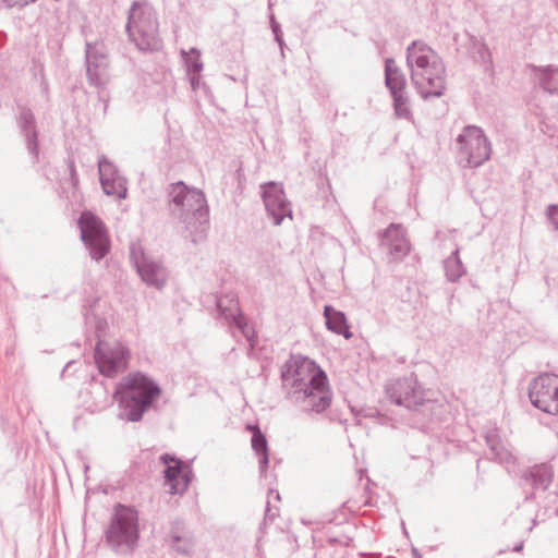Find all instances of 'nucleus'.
Instances as JSON below:
<instances>
[{
    "label": "nucleus",
    "instance_id": "nucleus-1",
    "mask_svg": "<svg viewBox=\"0 0 558 558\" xmlns=\"http://www.w3.org/2000/svg\"><path fill=\"white\" fill-rule=\"evenodd\" d=\"M410 78L422 98L440 97L446 89V66L438 53L422 40L407 48Z\"/></svg>",
    "mask_w": 558,
    "mask_h": 558
},
{
    "label": "nucleus",
    "instance_id": "nucleus-2",
    "mask_svg": "<svg viewBox=\"0 0 558 558\" xmlns=\"http://www.w3.org/2000/svg\"><path fill=\"white\" fill-rule=\"evenodd\" d=\"M169 210L173 219L196 243L208 225V206L205 194L197 189H190L184 182L172 183L168 187Z\"/></svg>",
    "mask_w": 558,
    "mask_h": 558
},
{
    "label": "nucleus",
    "instance_id": "nucleus-3",
    "mask_svg": "<svg viewBox=\"0 0 558 558\" xmlns=\"http://www.w3.org/2000/svg\"><path fill=\"white\" fill-rule=\"evenodd\" d=\"M161 395V388L149 376L141 372L130 373L117 385L113 398L118 402L120 418L140 422Z\"/></svg>",
    "mask_w": 558,
    "mask_h": 558
},
{
    "label": "nucleus",
    "instance_id": "nucleus-4",
    "mask_svg": "<svg viewBox=\"0 0 558 558\" xmlns=\"http://www.w3.org/2000/svg\"><path fill=\"white\" fill-rule=\"evenodd\" d=\"M126 32L141 51H154L161 45L157 16L149 4L138 2L132 4L128 16Z\"/></svg>",
    "mask_w": 558,
    "mask_h": 558
},
{
    "label": "nucleus",
    "instance_id": "nucleus-5",
    "mask_svg": "<svg viewBox=\"0 0 558 558\" xmlns=\"http://www.w3.org/2000/svg\"><path fill=\"white\" fill-rule=\"evenodd\" d=\"M137 538V512L119 505L106 531L107 543L118 553H131Z\"/></svg>",
    "mask_w": 558,
    "mask_h": 558
},
{
    "label": "nucleus",
    "instance_id": "nucleus-6",
    "mask_svg": "<svg viewBox=\"0 0 558 558\" xmlns=\"http://www.w3.org/2000/svg\"><path fill=\"white\" fill-rule=\"evenodd\" d=\"M326 373L311 359L303 355H291L281 369L282 388L286 398H290L292 391H299L315 384Z\"/></svg>",
    "mask_w": 558,
    "mask_h": 558
},
{
    "label": "nucleus",
    "instance_id": "nucleus-7",
    "mask_svg": "<svg viewBox=\"0 0 558 558\" xmlns=\"http://www.w3.org/2000/svg\"><path fill=\"white\" fill-rule=\"evenodd\" d=\"M457 150L459 162L463 167L482 166L490 156V143L483 130L475 125H466L458 135Z\"/></svg>",
    "mask_w": 558,
    "mask_h": 558
},
{
    "label": "nucleus",
    "instance_id": "nucleus-8",
    "mask_svg": "<svg viewBox=\"0 0 558 558\" xmlns=\"http://www.w3.org/2000/svg\"><path fill=\"white\" fill-rule=\"evenodd\" d=\"M81 239L95 260L102 259L110 250V240L104 222L93 213L83 211L77 220Z\"/></svg>",
    "mask_w": 558,
    "mask_h": 558
},
{
    "label": "nucleus",
    "instance_id": "nucleus-9",
    "mask_svg": "<svg viewBox=\"0 0 558 558\" xmlns=\"http://www.w3.org/2000/svg\"><path fill=\"white\" fill-rule=\"evenodd\" d=\"M94 351L95 363L101 375L114 377L126 369L130 360V350L120 342L107 345L99 339Z\"/></svg>",
    "mask_w": 558,
    "mask_h": 558
},
{
    "label": "nucleus",
    "instance_id": "nucleus-10",
    "mask_svg": "<svg viewBox=\"0 0 558 558\" xmlns=\"http://www.w3.org/2000/svg\"><path fill=\"white\" fill-rule=\"evenodd\" d=\"M288 400L295 403L304 412H324L331 403V391L327 375L320 376L315 384L313 383L302 390L292 391Z\"/></svg>",
    "mask_w": 558,
    "mask_h": 558
},
{
    "label": "nucleus",
    "instance_id": "nucleus-11",
    "mask_svg": "<svg viewBox=\"0 0 558 558\" xmlns=\"http://www.w3.org/2000/svg\"><path fill=\"white\" fill-rule=\"evenodd\" d=\"M529 398L538 410L558 415V376L543 374L533 379L529 386Z\"/></svg>",
    "mask_w": 558,
    "mask_h": 558
},
{
    "label": "nucleus",
    "instance_id": "nucleus-12",
    "mask_svg": "<svg viewBox=\"0 0 558 558\" xmlns=\"http://www.w3.org/2000/svg\"><path fill=\"white\" fill-rule=\"evenodd\" d=\"M385 390L391 402L409 410H417L426 401L424 390L413 373L389 383Z\"/></svg>",
    "mask_w": 558,
    "mask_h": 558
},
{
    "label": "nucleus",
    "instance_id": "nucleus-13",
    "mask_svg": "<svg viewBox=\"0 0 558 558\" xmlns=\"http://www.w3.org/2000/svg\"><path fill=\"white\" fill-rule=\"evenodd\" d=\"M216 305L219 317L223 318L229 326L238 328L253 349L256 345L257 336L254 328L248 326L245 316L241 313L238 300L231 294H226L217 299Z\"/></svg>",
    "mask_w": 558,
    "mask_h": 558
},
{
    "label": "nucleus",
    "instance_id": "nucleus-14",
    "mask_svg": "<svg viewBox=\"0 0 558 558\" xmlns=\"http://www.w3.org/2000/svg\"><path fill=\"white\" fill-rule=\"evenodd\" d=\"M262 190L265 208L274 225L279 226L286 217H292L291 206L281 183L269 181L262 185Z\"/></svg>",
    "mask_w": 558,
    "mask_h": 558
},
{
    "label": "nucleus",
    "instance_id": "nucleus-15",
    "mask_svg": "<svg viewBox=\"0 0 558 558\" xmlns=\"http://www.w3.org/2000/svg\"><path fill=\"white\" fill-rule=\"evenodd\" d=\"M160 461L166 465L163 474L168 492L171 495H182L190 485L192 471L181 460L168 453L162 454Z\"/></svg>",
    "mask_w": 558,
    "mask_h": 558
},
{
    "label": "nucleus",
    "instance_id": "nucleus-16",
    "mask_svg": "<svg viewBox=\"0 0 558 558\" xmlns=\"http://www.w3.org/2000/svg\"><path fill=\"white\" fill-rule=\"evenodd\" d=\"M131 260L134 264L141 279L149 287L158 290L162 289L168 279L167 269L158 262L137 253L135 248L131 247Z\"/></svg>",
    "mask_w": 558,
    "mask_h": 558
},
{
    "label": "nucleus",
    "instance_id": "nucleus-17",
    "mask_svg": "<svg viewBox=\"0 0 558 558\" xmlns=\"http://www.w3.org/2000/svg\"><path fill=\"white\" fill-rule=\"evenodd\" d=\"M99 180L105 194L124 199L128 194V181L119 169L106 157L98 160Z\"/></svg>",
    "mask_w": 558,
    "mask_h": 558
},
{
    "label": "nucleus",
    "instance_id": "nucleus-18",
    "mask_svg": "<svg viewBox=\"0 0 558 558\" xmlns=\"http://www.w3.org/2000/svg\"><path fill=\"white\" fill-rule=\"evenodd\" d=\"M380 246L396 260H402L410 253V242L401 225L391 223L383 233Z\"/></svg>",
    "mask_w": 558,
    "mask_h": 558
},
{
    "label": "nucleus",
    "instance_id": "nucleus-19",
    "mask_svg": "<svg viewBox=\"0 0 558 558\" xmlns=\"http://www.w3.org/2000/svg\"><path fill=\"white\" fill-rule=\"evenodd\" d=\"M16 123L25 138L26 148L36 162L39 155L38 130L33 111L25 105L17 104Z\"/></svg>",
    "mask_w": 558,
    "mask_h": 558
},
{
    "label": "nucleus",
    "instance_id": "nucleus-20",
    "mask_svg": "<svg viewBox=\"0 0 558 558\" xmlns=\"http://www.w3.org/2000/svg\"><path fill=\"white\" fill-rule=\"evenodd\" d=\"M484 438L487 447L489 448L492 460H495L500 464H514L515 457L501 444L497 429L486 432Z\"/></svg>",
    "mask_w": 558,
    "mask_h": 558
},
{
    "label": "nucleus",
    "instance_id": "nucleus-21",
    "mask_svg": "<svg viewBox=\"0 0 558 558\" xmlns=\"http://www.w3.org/2000/svg\"><path fill=\"white\" fill-rule=\"evenodd\" d=\"M385 85L390 95L407 92V78L392 58L385 60Z\"/></svg>",
    "mask_w": 558,
    "mask_h": 558
},
{
    "label": "nucleus",
    "instance_id": "nucleus-22",
    "mask_svg": "<svg viewBox=\"0 0 558 558\" xmlns=\"http://www.w3.org/2000/svg\"><path fill=\"white\" fill-rule=\"evenodd\" d=\"M325 324L329 331L343 336L345 339L352 338L350 326L348 324L345 314L336 310L331 305L324 306Z\"/></svg>",
    "mask_w": 558,
    "mask_h": 558
},
{
    "label": "nucleus",
    "instance_id": "nucleus-23",
    "mask_svg": "<svg viewBox=\"0 0 558 558\" xmlns=\"http://www.w3.org/2000/svg\"><path fill=\"white\" fill-rule=\"evenodd\" d=\"M530 68L539 86L545 92L551 95H558V66L551 64L537 66L532 64Z\"/></svg>",
    "mask_w": 558,
    "mask_h": 558
},
{
    "label": "nucleus",
    "instance_id": "nucleus-24",
    "mask_svg": "<svg viewBox=\"0 0 558 558\" xmlns=\"http://www.w3.org/2000/svg\"><path fill=\"white\" fill-rule=\"evenodd\" d=\"M554 478V471L551 465L543 463L534 465L530 469L526 480L532 484L535 489L546 490L551 484Z\"/></svg>",
    "mask_w": 558,
    "mask_h": 558
},
{
    "label": "nucleus",
    "instance_id": "nucleus-25",
    "mask_svg": "<svg viewBox=\"0 0 558 558\" xmlns=\"http://www.w3.org/2000/svg\"><path fill=\"white\" fill-rule=\"evenodd\" d=\"M250 429L253 430L252 435V448L259 457L258 464L260 473H265L268 463H269V452H268V444L265 435L260 432L257 426H250Z\"/></svg>",
    "mask_w": 558,
    "mask_h": 558
},
{
    "label": "nucleus",
    "instance_id": "nucleus-26",
    "mask_svg": "<svg viewBox=\"0 0 558 558\" xmlns=\"http://www.w3.org/2000/svg\"><path fill=\"white\" fill-rule=\"evenodd\" d=\"M445 276L448 281L457 282L461 277L466 274V269L462 264L459 256V248H456L445 260H444Z\"/></svg>",
    "mask_w": 558,
    "mask_h": 558
},
{
    "label": "nucleus",
    "instance_id": "nucleus-27",
    "mask_svg": "<svg viewBox=\"0 0 558 558\" xmlns=\"http://www.w3.org/2000/svg\"><path fill=\"white\" fill-rule=\"evenodd\" d=\"M85 63L86 68L90 66L92 69H95L96 65L108 68V58L104 53L101 44L86 43Z\"/></svg>",
    "mask_w": 558,
    "mask_h": 558
},
{
    "label": "nucleus",
    "instance_id": "nucleus-28",
    "mask_svg": "<svg viewBox=\"0 0 558 558\" xmlns=\"http://www.w3.org/2000/svg\"><path fill=\"white\" fill-rule=\"evenodd\" d=\"M393 100V111L398 119L411 120L412 111L410 107V99L408 92L391 95Z\"/></svg>",
    "mask_w": 558,
    "mask_h": 558
},
{
    "label": "nucleus",
    "instance_id": "nucleus-29",
    "mask_svg": "<svg viewBox=\"0 0 558 558\" xmlns=\"http://www.w3.org/2000/svg\"><path fill=\"white\" fill-rule=\"evenodd\" d=\"M86 75L90 86L102 88L109 81L108 68L96 65L95 69L86 68Z\"/></svg>",
    "mask_w": 558,
    "mask_h": 558
},
{
    "label": "nucleus",
    "instance_id": "nucleus-30",
    "mask_svg": "<svg viewBox=\"0 0 558 558\" xmlns=\"http://www.w3.org/2000/svg\"><path fill=\"white\" fill-rule=\"evenodd\" d=\"M170 538L172 547L179 554L190 555L193 551L194 543L192 537L186 535H180L177 532L172 531Z\"/></svg>",
    "mask_w": 558,
    "mask_h": 558
},
{
    "label": "nucleus",
    "instance_id": "nucleus-31",
    "mask_svg": "<svg viewBox=\"0 0 558 558\" xmlns=\"http://www.w3.org/2000/svg\"><path fill=\"white\" fill-rule=\"evenodd\" d=\"M186 66L189 73L199 74L203 70V62L195 48L191 49V56L186 59Z\"/></svg>",
    "mask_w": 558,
    "mask_h": 558
},
{
    "label": "nucleus",
    "instance_id": "nucleus-32",
    "mask_svg": "<svg viewBox=\"0 0 558 558\" xmlns=\"http://www.w3.org/2000/svg\"><path fill=\"white\" fill-rule=\"evenodd\" d=\"M270 23H271V31L275 36V40L278 43L280 50H281V54L283 56L284 41L282 38L280 24L275 21L274 16H271Z\"/></svg>",
    "mask_w": 558,
    "mask_h": 558
},
{
    "label": "nucleus",
    "instance_id": "nucleus-33",
    "mask_svg": "<svg viewBox=\"0 0 558 558\" xmlns=\"http://www.w3.org/2000/svg\"><path fill=\"white\" fill-rule=\"evenodd\" d=\"M547 219L553 225L554 230L558 231V204H551L546 209Z\"/></svg>",
    "mask_w": 558,
    "mask_h": 558
},
{
    "label": "nucleus",
    "instance_id": "nucleus-34",
    "mask_svg": "<svg viewBox=\"0 0 558 558\" xmlns=\"http://www.w3.org/2000/svg\"><path fill=\"white\" fill-rule=\"evenodd\" d=\"M68 169H69V175H70V183L74 190L78 186V175L76 173L75 165L72 159L68 161Z\"/></svg>",
    "mask_w": 558,
    "mask_h": 558
},
{
    "label": "nucleus",
    "instance_id": "nucleus-35",
    "mask_svg": "<svg viewBox=\"0 0 558 558\" xmlns=\"http://www.w3.org/2000/svg\"><path fill=\"white\" fill-rule=\"evenodd\" d=\"M189 75H190L191 86L195 90L197 88V86H198L199 74L189 73Z\"/></svg>",
    "mask_w": 558,
    "mask_h": 558
},
{
    "label": "nucleus",
    "instance_id": "nucleus-36",
    "mask_svg": "<svg viewBox=\"0 0 558 558\" xmlns=\"http://www.w3.org/2000/svg\"><path fill=\"white\" fill-rule=\"evenodd\" d=\"M276 515H277V513H271L270 505H269V502H267L266 512H265V520L272 521Z\"/></svg>",
    "mask_w": 558,
    "mask_h": 558
},
{
    "label": "nucleus",
    "instance_id": "nucleus-37",
    "mask_svg": "<svg viewBox=\"0 0 558 558\" xmlns=\"http://www.w3.org/2000/svg\"><path fill=\"white\" fill-rule=\"evenodd\" d=\"M522 549H523V543H520L513 547V551H517V553L521 551Z\"/></svg>",
    "mask_w": 558,
    "mask_h": 558
},
{
    "label": "nucleus",
    "instance_id": "nucleus-38",
    "mask_svg": "<svg viewBox=\"0 0 558 558\" xmlns=\"http://www.w3.org/2000/svg\"><path fill=\"white\" fill-rule=\"evenodd\" d=\"M412 554H413L414 558H421V555L416 548H412Z\"/></svg>",
    "mask_w": 558,
    "mask_h": 558
},
{
    "label": "nucleus",
    "instance_id": "nucleus-39",
    "mask_svg": "<svg viewBox=\"0 0 558 558\" xmlns=\"http://www.w3.org/2000/svg\"><path fill=\"white\" fill-rule=\"evenodd\" d=\"M487 47L486 46H483V51H481V54L483 56L484 52H487Z\"/></svg>",
    "mask_w": 558,
    "mask_h": 558
},
{
    "label": "nucleus",
    "instance_id": "nucleus-40",
    "mask_svg": "<svg viewBox=\"0 0 558 558\" xmlns=\"http://www.w3.org/2000/svg\"><path fill=\"white\" fill-rule=\"evenodd\" d=\"M276 499H280L279 493H276Z\"/></svg>",
    "mask_w": 558,
    "mask_h": 558
}]
</instances>
